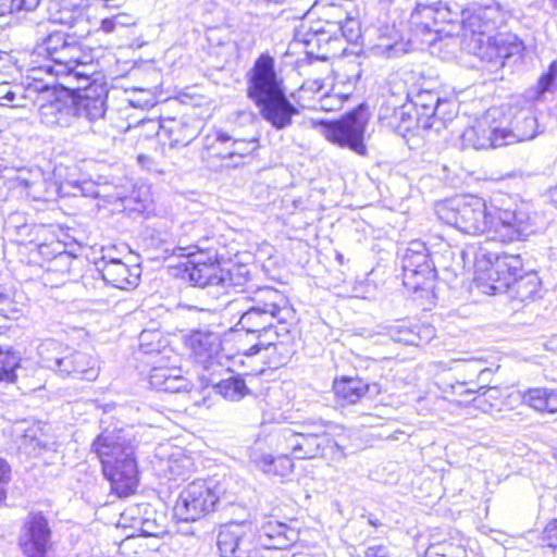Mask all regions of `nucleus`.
<instances>
[{"label":"nucleus","mask_w":557,"mask_h":557,"mask_svg":"<svg viewBox=\"0 0 557 557\" xmlns=\"http://www.w3.org/2000/svg\"><path fill=\"white\" fill-rule=\"evenodd\" d=\"M137 445L134 430L117 424L103 428L91 443L90 450L99 458L103 475L119 497L131 495L138 485Z\"/></svg>","instance_id":"nucleus-1"},{"label":"nucleus","mask_w":557,"mask_h":557,"mask_svg":"<svg viewBox=\"0 0 557 557\" xmlns=\"http://www.w3.org/2000/svg\"><path fill=\"white\" fill-rule=\"evenodd\" d=\"M522 260L518 255H486L475 259L474 283L486 295L507 293L512 300L533 301L541 297L542 282L536 272L520 274Z\"/></svg>","instance_id":"nucleus-2"},{"label":"nucleus","mask_w":557,"mask_h":557,"mask_svg":"<svg viewBox=\"0 0 557 557\" xmlns=\"http://www.w3.org/2000/svg\"><path fill=\"white\" fill-rule=\"evenodd\" d=\"M32 58L30 69L36 76L47 81L57 82L58 77L70 81L75 62L86 58V52L74 35L53 32L35 47Z\"/></svg>","instance_id":"nucleus-3"},{"label":"nucleus","mask_w":557,"mask_h":557,"mask_svg":"<svg viewBox=\"0 0 557 557\" xmlns=\"http://www.w3.org/2000/svg\"><path fill=\"white\" fill-rule=\"evenodd\" d=\"M507 12L498 7L480 8L463 20L462 48L485 63L488 72L500 70V59L493 32L505 25Z\"/></svg>","instance_id":"nucleus-4"},{"label":"nucleus","mask_w":557,"mask_h":557,"mask_svg":"<svg viewBox=\"0 0 557 557\" xmlns=\"http://www.w3.org/2000/svg\"><path fill=\"white\" fill-rule=\"evenodd\" d=\"M329 425L323 420H305L283 426L274 435L275 448L300 460L322 457L332 445L341 449L327 432Z\"/></svg>","instance_id":"nucleus-5"},{"label":"nucleus","mask_w":557,"mask_h":557,"mask_svg":"<svg viewBox=\"0 0 557 557\" xmlns=\"http://www.w3.org/2000/svg\"><path fill=\"white\" fill-rule=\"evenodd\" d=\"M37 351L38 363L62 379L95 381L99 375L96 357L55 339L44 341Z\"/></svg>","instance_id":"nucleus-6"},{"label":"nucleus","mask_w":557,"mask_h":557,"mask_svg":"<svg viewBox=\"0 0 557 557\" xmlns=\"http://www.w3.org/2000/svg\"><path fill=\"white\" fill-rule=\"evenodd\" d=\"M294 317L295 311L283 293L273 287H262L249 299V306L242 312L237 325L257 337L273 323L288 324Z\"/></svg>","instance_id":"nucleus-7"},{"label":"nucleus","mask_w":557,"mask_h":557,"mask_svg":"<svg viewBox=\"0 0 557 557\" xmlns=\"http://www.w3.org/2000/svg\"><path fill=\"white\" fill-rule=\"evenodd\" d=\"M491 211L482 198L471 195L456 197L435 207L443 223L470 235L488 233Z\"/></svg>","instance_id":"nucleus-8"},{"label":"nucleus","mask_w":557,"mask_h":557,"mask_svg":"<svg viewBox=\"0 0 557 557\" xmlns=\"http://www.w3.org/2000/svg\"><path fill=\"white\" fill-rule=\"evenodd\" d=\"M42 83L47 86L32 103V106L39 103L40 123L50 128L73 127L79 129L71 86L55 81H47L45 77H42Z\"/></svg>","instance_id":"nucleus-9"},{"label":"nucleus","mask_w":557,"mask_h":557,"mask_svg":"<svg viewBox=\"0 0 557 557\" xmlns=\"http://www.w3.org/2000/svg\"><path fill=\"white\" fill-rule=\"evenodd\" d=\"M369 122V114L363 106L347 112L334 121H314L313 126L320 127L322 136L333 145L348 148L360 154H367L364 133Z\"/></svg>","instance_id":"nucleus-10"},{"label":"nucleus","mask_w":557,"mask_h":557,"mask_svg":"<svg viewBox=\"0 0 557 557\" xmlns=\"http://www.w3.org/2000/svg\"><path fill=\"white\" fill-rule=\"evenodd\" d=\"M75 102V115L79 129L88 128L98 135H108L106 122L108 90L103 85L71 86Z\"/></svg>","instance_id":"nucleus-11"},{"label":"nucleus","mask_w":557,"mask_h":557,"mask_svg":"<svg viewBox=\"0 0 557 557\" xmlns=\"http://www.w3.org/2000/svg\"><path fill=\"white\" fill-rule=\"evenodd\" d=\"M218 500L212 480H195L180 493L174 513L182 521H196L213 511Z\"/></svg>","instance_id":"nucleus-12"},{"label":"nucleus","mask_w":557,"mask_h":557,"mask_svg":"<svg viewBox=\"0 0 557 557\" xmlns=\"http://www.w3.org/2000/svg\"><path fill=\"white\" fill-rule=\"evenodd\" d=\"M403 282L414 292L428 289L436 277V269L426 245L412 240L401 256Z\"/></svg>","instance_id":"nucleus-13"},{"label":"nucleus","mask_w":557,"mask_h":557,"mask_svg":"<svg viewBox=\"0 0 557 557\" xmlns=\"http://www.w3.org/2000/svg\"><path fill=\"white\" fill-rule=\"evenodd\" d=\"M177 356L168 347H162L150 356L146 363L151 367L149 374L150 385L168 393L188 392L191 387L189 380L182 374V369L174 364Z\"/></svg>","instance_id":"nucleus-14"},{"label":"nucleus","mask_w":557,"mask_h":557,"mask_svg":"<svg viewBox=\"0 0 557 557\" xmlns=\"http://www.w3.org/2000/svg\"><path fill=\"white\" fill-rule=\"evenodd\" d=\"M532 233L529 214L521 209L492 208L488 235L502 243L523 240Z\"/></svg>","instance_id":"nucleus-15"},{"label":"nucleus","mask_w":557,"mask_h":557,"mask_svg":"<svg viewBox=\"0 0 557 557\" xmlns=\"http://www.w3.org/2000/svg\"><path fill=\"white\" fill-rule=\"evenodd\" d=\"M216 545L221 557H253L256 532L251 523L231 521L220 528Z\"/></svg>","instance_id":"nucleus-16"},{"label":"nucleus","mask_w":557,"mask_h":557,"mask_svg":"<svg viewBox=\"0 0 557 557\" xmlns=\"http://www.w3.org/2000/svg\"><path fill=\"white\" fill-rule=\"evenodd\" d=\"M52 531L47 517L38 512H29L20 534V546L26 557H48L52 547Z\"/></svg>","instance_id":"nucleus-17"},{"label":"nucleus","mask_w":557,"mask_h":557,"mask_svg":"<svg viewBox=\"0 0 557 557\" xmlns=\"http://www.w3.org/2000/svg\"><path fill=\"white\" fill-rule=\"evenodd\" d=\"M50 430V425L41 421H22L15 429L18 448L34 457L57 453L60 443Z\"/></svg>","instance_id":"nucleus-18"},{"label":"nucleus","mask_w":557,"mask_h":557,"mask_svg":"<svg viewBox=\"0 0 557 557\" xmlns=\"http://www.w3.org/2000/svg\"><path fill=\"white\" fill-rule=\"evenodd\" d=\"M284 91L274 69V59L261 54L255 62L248 83V97L255 103Z\"/></svg>","instance_id":"nucleus-19"},{"label":"nucleus","mask_w":557,"mask_h":557,"mask_svg":"<svg viewBox=\"0 0 557 557\" xmlns=\"http://www.w3.org/2000/svg\"><path fill=\"white\" fill-rule=\"evenodd\" d=\"M185 345L195 361L205 369H209L215 363L222 366V342L218 333L210 330H193L185 336Z\"/></svg>","instance_id":"nucleus-20"},{"label":"nucleus","mask_w":557,"mask_h":557,"mask_svg":"<svg viewBox=\"0 0 557 557\" xmlns=\"http://www.w3.org/2000/svg\"><path fill=\"white\" fill-rule=\"evenodd\" d=\"M37 73L28 69V74L24 82L12 84L5 81L0 82V106L12 108H27L39 96L40 91L47 86L42 83V77L36 76Z\"/></svg>","instance_id":"nucleus-21"},{"label":"nucleus","mask_w":557,"mask_h":557,"mask_svg":"<svg viewBox=\"0 0 557 557\" xmlns=\"http://www.w3.org/2000/svg\"><path fill=\"white\" fill-rule=\"evenodd\" d=\"M97 270L108 285L119 289H132L139 283V267H129L117 258L107 260L106 257H102L97 263Z\"/></svg>","instance_id":"nucleus-22"},{"label":"nucleus","mask_w":557,"mask_h":557,"mask_svg":"<svg viewBox=\"0 0 557 557\" xmlns=\"http://www.w3.org/2000/svg\"><path fill=\"white\" fill-rule=\"evenodd\" d=\"M256 532L257 549H287L298 541L299 534L287 524L277 520L264 521Z\"/></svg>","instance_id":"nucleus-23"},{"label":"nucleus","mask_w":557,"mask_h":557,"mask_svg":"<svg viewBox=\"0 0 557 557\" xmlns=\"http://www.w3.org/2000/svg\"><path fill=\"white\" fill-rule=\"evenodd\" d=\"M256 104L260 109L262 119L277 131L288 127L292 124L293 116L299 113L284 91L267 97Z\"/></svg>","instance_id":"nucleus-24"},{"label":"nucleus","mask_w":557,"mask_h":557,"mask_svg":"<svg viewBox=\"0 0 557 557\" xmlns=\"http://www.w3.org/2000/svg\"><path fill=\"white\" fill-rule=\"evenodd\" d=\"M410 103H404V98L392 95L387 97L379 109V120L382 125L401 133L412 127L416 116L411 113Z\"/></svg>","instance_id":"nucleus-25"},{"label":"nucleus","mask_w":557,"mask_h":557,"mask_svg":"<svg viewBox=\"0 0 557 557\" xmlns=\"http://www.w3.org/2000/svg\"><path fill=\"white\" fill-rule=\"evenodd\" d=\"M18 186H21L26 194L36 201H52L59 194L60 188L57 182L50 176H46L44 172L37 170L35 172H27L20 174L16 177Z\"/></svg>","instance_id":"nucleus-26"},{"label":"nucleus","mask_w":557,"mask_h":557,"mask_svg":"<svg viewBox=\"0 0 557 557\" xmlns=\"http://www.w3.org/2000/svg\"><path fill=\"white\" fill-rule=\"evenodd\" d=\"M447 18V13L438 11L436 0L421 1L416 4L411 12L409 24L416 35L431 34L437 32L435 28L440 20Z\"/></svg>","instance_id":"nucleus-27"},{"label":"nucleus","mask_w":557,"mask_h":557,"mask_svg":"<svg viewBox=\"0 0 557 557\" xmlns=\"http://www.w3.org/2000/svg\"><path fill=\"white\" fill-rule=\"evenodd\" d=\"M339 34L330 33V28L321 25V22L308 24L302 21L295 30V39L305 44L308 47L317 46L318 50H324L322 54L317 57L321 60L327 59V46L337 41Z\"/></svg>","instance_id":"nucleus-28"},{"label":"nucleus","mask_w":557,"mask_h":557,"mask_svg":"<svg viewBox=\"0 0 557 557\" xmlns=\"http://www.w3.org/2000/svg\"><path fill=\"white\" fill-rule=\"evenodd\" d=\"M461 140L465 147H471L475 150L505 146L502 129L491 127L486 122H478L475 125L466 128L461 135Z\"/></svg>","instance_id":"nucleus-29"},{"label":"nucleus","mask_w":557,"mask_h":557,"mask_svg":"<svg viewBox=\"0 0 557 557\" xmlns=\"http://www.w3.org/2000/svg\"><path fill=\"white\" fill-rule=\"evenodd\" d=\"M289 324H283V333L278 342L272 343L261 350L262 358L268 363L269 368L277 369L288 363L296 352L295 336L289 329Z\"/></svg>","instance_id":"nucleus-30"},{"label":"nucleus","mask_w":557,"mask_h":557,"mask_svg":"<svg viewBox=\"0 0 557 557\" xmlns=\"http://www.w3.org/2000/svg\"><path fill=\"white\" fill-rule=\"evenodd\" d=\"M288 451H281L276 457L271 454L252 449L249 459L251 463L267 475L287 476L294 471V462Z\"/></svg>","instance_id":"nucleus-31"},{"label":"nucleus","mask_w":557,"mask_h":557,"mask_svg":"<svg viewBox=\"0 0 557 557\" xmlns=\"http://www.w3.org/2000/svg\"><path fill=\"white\" fill-rule=\"evenodd\" d=\"M537 120L530 110L515 115L510 128H500L505 146L533 139L537 134Z\"/></svg>","instance_id":"nucleus-32"},{"label":"nucleus","mask_w":557,"mask_h":557,"mask_svg":"<svg viewBox=\"0 0 557 557\" xmlns=\"http://www.w3.org/2000/svg\"><path fill=\"white\" fill-rule=\"evenodd\" d=\"M189 281L199 287L224 285L225 277L215 262L189 261L186 268Z\"/></svg>","instance_id":"nucleus-33"},{"label":"nucleus","mask_w":557,"mask_h":557,"mask_svg":"<svg viewBox=\"0 0 557 557\" xmlns=\"http://www.w3.org/2000/svg\"><path fill=\"white\" fill-rule=\"evenodd\" d=\"M370 389V385L358 376L335 379L333 391L342 406L357 404Z\"/></svg>","instance_id":"nucleus-34"},{"label":"nucleus","mask_w":557,"mask_h":557,"mask_svg":"<svg viewBox=\"0 0 557 557\" xmlns=\"http://www.w3.org/2000/svg\"><path fill=\"white\" fill-rule=\"evenodd\" d=\"M232 140V136L222 131H216L214 134H207L202 138V148L199 157L202 163L210 169L216 170L214 165V159L226 160L228 158L227 150H225L226 144Z\"/></svg>","instance_id":"nucleus-35"},{"label":"nucleus","mask_w":557,"mask_h":557,"mask_svg":"<svg viewBox=\"0 0 557 557\" xmlns=\"http://www.w3.org/2000/svg\"><path fill=\"white\" fill-rule=\"evenodd\" d=\"M160 127L168 136L172 148L188 146L199 134L198 126L188 120L170 119Z\"/></svg>","instance_id":"nucleus-36"},{"label":"nucleus","mask_w":557,"mask_h":557,"mask_svg":"<svg viewBox=\"0 0 557 557\" xmlns=\"http://www.w3.org/2000/svg\"><path fill=\"white\" fill-rule=\"evenodd\" d=\"M313 9L319 12L317 22H321V25H324L325 28H330V33L339 34V25L347 18L348 13L343 7L342 1L325 0L315 3Z\"/></svg>","instance_id":"nucleus-37"},{"label":"nucleus","mask_w":557,"mask_h":557,"mask_svg":"<svg viewBox=\"0 0 557 557\" xmlns=\"http://www.w3.org/2000/svg\"><path fill=\"white\" fill-rule=\"evenodd\" d=\"M522 403L539 412H557V389L546 387L529 388L522 394Z\"/></svg>","instance_id":"nucleus-38"},{"label":"nucleus","mask_w":557,"mask_h":557,"mask_svg":"<svg viewBox=\"0 0 557 557\" xmlns=\"http://www.w3.org/2000/svg\"><path fill=\"white\" fill-rule=\"evenodd\" d=\"M483 366L484 361L481 359L462 360L460 369V377L462 380H457L454 384L449 383L443 386L438 384V386L444 393L450 392L451 394L463 395L466 394L463 387L469 385L473 386L475 382L474 379H478Z\"/></svg>","instance_id":"nucleus-39"},{"label":"nucleus","mask_w":557,"mask_h":557,"mask_svg":"<svg viewBox=\"0 0 557 557\" xmlns=\"http://www.w3.org/2000/svg\"><path fill=\"white\" fill-rule=\"evenodd\" d=\"M434 113L422 120V129H433L440 133L446 127L447 122H450L457 114L456 103L453 100L440 97L438 103L434 106Z\"/></svg>","instance_id":"nucleus-40"},{"label":"nucleus","mask_w":557,"mask_h":557,"mask_svg":"<svg viewBox=\"0 0 557 557\" xmlns=\"http://www.w3.org/2000/svg\"><path fill=\"white\" fill-rule=\"evenodd\" d=\"M438 92L428 89L421 88L417 92H408L406 98L410 99V106L416 111V124L418 127H422L423 117H428L431 113H434V106L438 103L440 100Z\"/></svg>","instance_id":"nucleus-41"},{"label":"nucleus","mask_w":557,"mask_h":557,"mask_svg":"<svg viewBox=\"0 0 557 557\" xmlns=\"http://www.w3.org/2000/svg\"><path fill=\"white\" fill-rule=\"evenodd\" d=\"M82 3L83 0H50L53 22L72 26L82 13Z\"/></svg>","instance_id":"nucleus-42"},{"label":"nucleus","mask_w":557,"mask_h":557,"mask_svg":"<svg viewBox=\"0 0 557 557\" xmlns=\"http://www.w3.org/2000/svg\"><path fill=\"white\" fill-rule=\"evenodd\" d=\"M213 388L223 398L231 401H238L249 394V388L243 376L239 374L231 375L227 379L221 380Z\"/></svg>","instance_id":"nucleus-43"},{"label":"nucleus","mask_w":557,"mask_h":557,"mask_svg":"<svg viewBox=\"0 0 557 557\" xmlns=\"http://www.w3.org/2000/svg\"><path fill=\"white\" fill-rule=\"evenodd\" d=\"M59 188V196L97 198L101 195L100 185L91 180L66 181L60 184Z\"/></svg>","instance_id":"nucleus-44"},{"label":"nucleus","mask_w":557,"mask_h":557,"mask_svg":"<svg viewBox=\"0 0 557 557\" xmlns=\"http://www.w3.org/2000/svg\"><path fill=\"white\" fill-rule=\"evenodd\" d=\"M283 333L282 325L273 323V326L267 327L256 337V343L249 348L243 350L245 356L259 355L262 349L272 346V343L278 342Z\"/></svg>","instance_id":"nucleus-45"},{"label":"nucleus","mask_w":557,"mask_h":557,"mask_svg":"<svg viewBox=\"0 0 557 557\" xmlns=\"http://www.w3.org/2000/svg\"><path fill=\"white\" fill-rule=\"evenodd\" d=\"M77 261L76 257L65 249L59 250L47 265V274H60L64 276L72 271L73 264Z\"/></svg>","instance_id":"nucleus-46"},{"label":"nucleus","mask_w":557,"mask_h":557,"mask_svg":"<svg viewBox=\"0 0 557 557\" xmlns=\"http://www.w3.org/2000/svg\"><path fill=\"white\" fill-rule=\"evenodd\" d=\"M373 49L376 54L396 58L404 53V42L398 40V35L395 33L394 36H381Z\"/></svg>","instance_id":"nucleus-47"},{"label":"nucleus","mask_w":557,"mask_h":557,"mask_svg":"<svg viewBox=\"0 0 557 557\" xmlns=\"http://www.w3.org/2000/svg\"><path fill=\"white\" fill-rule=\"evenodd\" d=\"M20 358L11 350H3L0 347V381L14 382L15 370L18 367Z\"/></svg>","instance_id":"nucleus-48"},{"label":"nucleus","mask_w":557,"mask_h":557,"mask_svg":"<svg viewBox=\"0 0 557 557\" xmlns=\"http://www.w3.org/2000/svg\"><path fill=\"white\" fill-rule=\"evenodd\" d=\"M139 349L148 358L160 351L164 345H162V335L156 330H144L138 337Z\"/></svg>","instance_id":"nucleus-49"},{"label":"nucleus","mask_w":557,"mask_h":557,"mask_svg":"<svg viewBox=\"0 0 557 557\" xmlns=\"http://www.w3.org/2000/svg\"><path fill=\"white\" fill-rule=\"evenodd\" d=\"M73 70L71 71V79L69 82L76 81L77 85H81V83H86V86L91 85L89 82L96 74V64L88 53H86V58L81 60V62H75Z\"/></svg>","instance_id":"nucleus-50"},{"label":"nucleus","mask_w":557,"mask_h":557,"mask_svg":"<svg viewBox=\"0 0 557 557\" xmlns=\"http://www.w3.org/2000/svg\"><path fill=\"white\" fill-rule=\"evenodd\" d=\"M497 50L499 52L500 67H504L506 62L521 51V44L517 42L516 38L496 36Z\"/></svg>","instance_id":"nucleus-51"},{"label":"nucleus","mask_w":557,"mask_h":557,"mask_svg":"<svg viewBox=\"0 0 557 557\" xmlns=\"http://www.w3.org/2000/svg\"><path fill=\"white\" fill-rule=\"evenodd\" d=\"M426 557H468L465 547L453 543L432 544L426 550Z\"/></svg>","instance_id":"nucleus-52"},{"label":"nucleus","mask_w":557,"mask_h":557,"mask_svg":"<svg viewBox=\"0 0 557 557\" xmlns=\"http://www.w3.org/2000/svg\"><path fill=\"white\" fill-rule=\"evenodd\" d=\"M136 18L128 13H117L113 16L106 17L101 21L100 29L107 34L117 32L119 28L133 26Z\"/></svg>","instance_id":"nucleus-53"},{"label":"nucleus","mask_w":557,"mask_h":557,"mask_svg":"<svg viewBox=\"0 0 557 557\" xmlns=\"http://www.w3.org/2000/svg\"><path fill=\"white\" fill-rule=\"evenodd\" d=\"M347 99V94L325 92L318 96L317 102L312 107L323 111H335L339 110Z\"/></svg>","instance_id":"nucleus-54"},{"label":"nucleus","mask_w":557,"mask_h":557,"mask_svg":"<svg viewBox=\"0 0 557 557\" xmlns=\"http://www.w3.org/2000/svg\"><path fill=\"white\" fill-rule=\"evenodd\" d=\"M191 461L188 457L180 455L172 456L168 460L166 471L171 480L183 479L190 470Z\"/></svg>","instance_id":"nucleus-55"},{"label":"nucleus","mask_w":557,"mask_h":557,"mask_svg":"<svg viewBox=\"0 0 557 557\" xmlns=\"http://www.w3.org/2000/svg\"><path fill=\"white\" fill-rule=\"evenodd\" d=\"M232 150H227L228 158L233 159L235 157L245 158L251 153H253L258 148V140L255 138L251 139H235L232 137Z\"/></svg>","instance_id":"nucleus-56"},{"label":"nucleus","mask_w":557,"mask_h":557,"mask_svg":"<svg viewBox=\"0 0 557 557\" xmlns=\"http://www.w3.org/2000/svg\"><path fill=\"white\" fill-rule=\"evenodd\" d=\"M40 0H0V16L18 11L35 10Z\"/></svg>","instance_id":"nucleus-57"},{"label":"nucleus","mask_w":557,"mask_h":557,"mask_svg":"<svg viewBox=\"0 0 557 557\" xmlns=\"http://www.w3.org/2000/svg\"><path fill=\"white\" fill-rule=\"evenodd\" d=\"M434 335L435 331L433 327L429 325H422L419 326L417 331L411 329L409 336H407V338H400V343L411 346H421L429 343V341L433 338Z\"/></svg>","instance_id":"nucleus-58"},{"label":"nucleus","mask_w":557,"mask_h":557,"mask_svg":"<svg viewBox=\"0 0 557 557\" xmlns=\"http://www.w3.org/2000/svg\"><path fill=\"white\" fill-rule=\"evenodd\" d=\"M437 8H438V11L444 10L447 13V18L440 20V23H455L458 21V17L461 16L460 22H461V25L463 26V18H465L463 13L466 11H469V9H461L456 3H454L451 5L448 3H442L441 1H437Z\"/></svg>","instance_id":"nucleus-59"},{"label":"nucleus","mask_w":557,"mask_h":557,"mask_svg":"<svg viewBox=\"0 0 557 557\" xmlns=\"http://www.w3.org/2000/svg\"><path fill=\"white\" fill-rule=\"evenodd\" d=\"M339 28V35L346 38L347 41H354L359 37V22L351 17L349 12L344 23H341Z\"/></svg>","instance_id":"nucleus-60"},{"label":"nucleus","mask_w":557,"mask_h":557,"mask_svg":"<svg viewBox=\"0 0 557 557\" xmlns=\"http://www.w3.org/2000/svg\"><path fill=\"white\" fill-rule=\"evenodd\" d=\"M493 375V370L483 366L478 379L475 380L473 386H470L465 389V393L467 394H474L480 393L481 391H484L488 388L491 379Z\"/></svg>","instance_id":"nucleus-61"},{"label":"nucleus","mask_w":557,"mask_h":557,"mask_svg":"<svg viewBox=\"0 0 557 557\" xmlns=\"http://www.w3.org/2000/svg\"><path fill=\"white\" fill-rule=\"evenodd\" d=\"M324 84L321 79L306 81L298 90V98L305 99L307 95H319Z\"/></svg>","instance_id":"nucleus-62"},{"label":"nucleus","mask_w":557,"mask_h":557,"mask_svg":"<svg viewBox=\"0 0 557 557\" xmlns=\"http://www.w3.org/2000/svg\"><path fill=\"white\" fill-rule=\"evenodd\" d=\"M11 479V467L9 463L0 458V504L5 499L7 485Z\"/></svg>","instance_id":"nucleus-63"},{"label":"nucleus","mask_w":557,"mask_h":557,"mask_svg":"<svg viewBox=\"0 0 557 557\" xmlns=\"http://www.w3.org/2000/svg\"><path fill=\"white\" fill-rule=\"evenodd\" d=\"M542 539L548 546L554 548L557 547V519L550 521L545 527Z\"/></svg>","instance_id":"nucleus-64"}]
</instances>
